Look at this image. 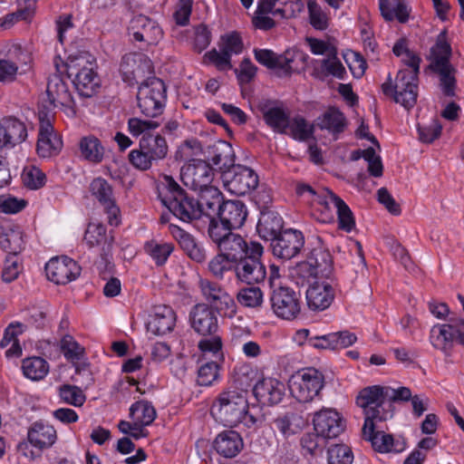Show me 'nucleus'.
Masks as SVG:
<instances>
[{"instance_id":"nucleus-1","label":"nucleus","mask_w":464,"mask_h":464,"mask_svg":"<svg viewBox=\"0 0 464 464\" xmlns=\"http://www.w3.org/2000/svg\"><path fill=\"white\" fill-rule=\"evenodd\" d=\"M234 371L235 381L241 389L221 392L212 405L211 414L225 426L243 423L246 427H252L256 420L248 413L246 394L247 388L252 386V378L249 377V373L253 374V371L247 365L236 367Z\"/></svg>"},{"instance_id":"nucleus-2","label":"nucleus","mask_w":464,"mask_h":464,"mask_svg":"<svg viewBox=\"0 0 464 464\" xmlns=\"http://www.w3.org/2000/svg\"><path fill=\"white\" fill-rule=\"evenodd\" d=\"M160 122L153 120H140L131 118L129 120V130L133 136L142 135L139 149L129 153L131 165L140 170H148L153 164L164 160L169 151L166 139L160 134H151L150 131L160 126Z\"/></svg>"},{"instance_id":"nucleus-3","label":"nucleus","mask_w":464,"mask_h":464,"mask_svg":"<svg viewBox=\"0 0 464 464\" xmlns=\"http://www.w3.org/2000/svg\"><path fill=\"white\" fill-rule=\"evenodd\" d=\"M410 63L411 67L398 72L394 85L390 77L382 85L385 95L392 96L395 102L401 104L407 110L412 108L417 102L420 58L411 57Z\"/></svg>"},{"instance_id":"nucleus-4","label":"nucleus","mask_w":464,"mask_h":464,"mask_svg":"<svg viewBox=\"0 0 464 464\" xmlns=\"http://www.w3.org/2000/svg\"><path fill=\"white\" fill-rule=\"evenodd\" d=\"M452 49L448 40L447 30L441 31L430 49L427 59L430 69L439 74L443 92L451 96L455 88V68L450 63Z\"/></svg>"},{"instance_id":"nucleus-5","label":"nucleus","mask_w":464,"mask_h":464,"mask_svg":"<svg viewBox=\"0 0 464 464\" xmlns=\"http://www.w3.org/2000/svg\"><path fill=\"white\" fill-rule=\"evenodd\" d=\"M165 187L160 192L161 203L184 222L200 218L198 200L188 197L172 178L165 177Z\"/></svg>"},{"instance_id":"nucleus-6","label":"nucleus","mask_w":464,"mask_h":464,"mask_svg":"<svg viewBox=\"0 0 464 464\" xmlns=\"http://www.w3.org/2000/svg\"><path fill=\"white\" fill-rule=\"evenodd\" d=\"M67 74L78 92L84 97H92L100 86L95 72V61L89 53L69 57L66 63Z\"/></svg>"},{"instance_id":"nucleus-7","label":"nucleus","mask_w":464,"mask_h":464,"mask_svg":"<svg viewBox=\"0 0 464 464\" xmlns=\"http://www.w3.org/2000/svg\"><path fill=\"white\" fill-rule=\"evenodd\" d=\"M324 386V374L315 368L298 371L289 380V390L299 402H309L319 396Z\"/></svg>"},{"instance_id":"nucleus-8","label":"nucleus","mask_w":464,"mask_h":464,"mask_svg":"<svg viewBox=\"0 0 464 464\" xmlns=\"http://www.w3.org/2000/svg\"><path fill=\"white\" fill-rule=\"evenodd\" d=\"M264 253L262 245L251 241L247 254L235 263L236 277L247 285L258 284L265 280L266 270L261 261Z\"/></svg>"},{"instance_id":"nucleus-9","label":"nucleus","mask_w":464,"mask_h":464,"mask_svg":"<svg viewBox=\"0 0 464 464\" xmlns=\"http://www.w3.org/2000/svg\"><path fill=\"white\" fill-rule=\"evenodd\" d=\"M47 100L38 105V117L54 118L56 107L72 110L73 100L66 82L58 74L51 76L46 88Z\"/></svg>"},{"instance_id":"nucleus-10","label":"nucleus","mask_w":464,"mask_h":464,"mask_svg":"<svg viewBox=\"0 0 464 464\" xmlns=\"http://www.w3.org/2000/svg\"><path fill=\"white\" fill-rule=\"evenodd\" d=\"M138 105L141 112L155 118L163 111L166 101V87L164 82L156 77L149 78L139 87Z\"/></svg>"},{"instance_id":"nucleus-11","label":"nucleus","mask_w":464,"mask_h":464,"mask_svg":"<svg viewBox=\"0 0 464 464\" xmlns=\"http://www.w3.org/2000/svg\"><path fill=\"white\" fill-rule=\"evenodd\" d=\"M333 270V257L329 250L317 243L307 255L306 260L296 266L297 274L304 279L327 277Z\"/></svg>"},{"instance_id":"nucleus-12","label":"nucleus","mask_w":464,"mask_h":464,"mask_svg":"<svg viewBox=\"0 0 464 464\" xmlns=\"http://www.w3.org/2000/svg\"><path fill=\"white\" fill-rule=\"evenodd\" d=\"M459 325H464V320L455 323L436 324L430 331V342L433 348L440 351L445 356H450L454 343L458 342L464 347V332Z\"/></svg>"},{"instance_id":"nucleus-13","label":"nucleus","mask_w":464,"mask_h":464,"mask_svg":"<svg viewBox=\"0 0 464 464\" xmlns=\"http://www.w3.org/2000/svg\"><path fill=\"white\" fill-rule=\"evenodd\" d=\"M198 288L205 300L219 314L229 318L236 315L237 307L234 298L219 284L206 278H200Z\"/></svg>"},{"instance_id":"nucleus-14","label":"nucleus","mask_w":464,"mask_h":464,"mask_svg":"<svg viewBox=\"0 0 464 464\" xmlns=\"http://www.w3.org/2000/svg\"><path fill=\"white\" fill-rule=\"evenodd\" d=\"M221 179L225 188L237 196H244L253 191L259 182L255 170L243 165H236L224 171Z\"/></svg>"},{"instance_id":"nucleus-15","label":"nucleus","mask_w":464,"mask_h":464,"mask_svg":"<svg viewBox=\"0 0 464 464\" xmlns=\"http://www.w3.org/2000/svg\"><path fill=\"white\" fill-rule=\"evenodd\" d=\"M270 302L274 314L284 320H294L301 312L300 294L289 286L275 288Z\"/></svg>"},{"instance_id":"nucleus-16","label":"nucleus","mask_w":464,"mask_h":464,"mask_svg":"<svg viewBox=\"0 0 464 464\" xmlns=\"http://www.w3.org/2000/svg\"><path fill=\"white\" fill-rule=\"evenodd\" d=\"M214 170L210 163L202 160H193L181 168L180 179L183 184L193 190L208 188L214 179Z\"/></svg>"},{"instance_id":"nucleus-17","label":"nucleus","mask_w":464,"mask_h":464,"mask_svg":"<svg viewBox=\"0 0 464 464\" xmlns=\"http://www.w3.org/2000/svg\"><path fill=\"white\" fill-rule=\"evenodd\" d=\"M45 274L50 281L57 285H65L80 276L81 267L73 259L68 256H57L47 262Z\"/></svg>"},{"instance_id":"nucleus-18","label":"nucleus","mask_w":464,"mask_h":464,"mask_svg":"<svg viewBox=\"0 0 464 464\" xmlns=\"http://www.w3.org/2000/svg\"><path fill=\"white\" fill-rule=\"evenodd\" d=\"M338 284L334 280L316 281L306 290V303L310 310L324 311L333 303Z\"/></svg>"},{"instance_id":"nucleus-19","label":"nucleus","mask_w":464,"mask_h":464,"mask_svg":"<svg viewBox=\"0 0 464 464\" xmlns=\"http://www.w3.org/2000/svg\"><path fill=\"white\" fill-rule=\"evenodd\" d=\"M90 191L103 207L108 216V223L117 227L121 223L120 209L115 204L112 188L109 182L102 178H96L90 185Z\"/></svg>"},{"instance_id":"nucleus-20","label":"nucleus","mask_w":464,"mask_h":464,"mask_svg":"<svg viewBox=\"0 0 464 464\" xmlns=\"http://www.w3.org/2000/svg\"><path fill=\"white\" fill-rule=\"evenodd\" d=\"M120 72L125 82L134 84L152 72L151 61L140 53L125 54L121 62Z\"/></svg>"},{"instance_id":"nucleus-21","label":"nucleus","mask_w":464,"mask_h":464,"mask_svg":"<svg viewBox=\"0 0 464 464\" xmlns=\"http://www.w3.org/2000/svg\"><path fill=\"white\" fill-rule=\"evenodd\" d=\"M128 34L136 42L153 44L162 37V30L154 20L138 14L133 16L128 26Z\"/></svg>"},{"instance_id":"nucleus-22","label":"nucleus","mask_w":464,"mask_h":464,"mask_svg":"<svg viewBox=\"0 0 464 464\" xmlns=\"http://www.w3.org/2000/svg\"><path fill=\"white\" fill-rule=\"evenodd\" d=\"M304 245V237L301 231L286 229L272 241L271 247L275 256L289 260L300 253Z\"/></svg>"},{"instance_id":"nucleus-23","label":"nucleus","mask_w":464,"mask_h":464,"mask_svg":"<svg viewBox=\"0 0 464 464\" xmlns=\"http://www.w3.org/2000/svg\"><path fill=\"white\" fill-rule=\"evenodd\" d=\"M40 121L37 153L42 158H50L57 155L63 147L60 136L54 132L53 121L54 118L38 117Z\"/></svg>"},{"instance_id":"nucleus-24","label":"nucleus","mask_w":464,"mask_h":464,"mask_svg":"<svg viewBox=\"0 0 464 464\" xmlns=\"http://www.w3.org/2000/svg\"><path fill=\"white\" fill-rule=\"evenodd\" d=\"M189 321L193 330L203 337L217 334L218 332L216 311L206 304L193 306L189 313Z\"/></svg>"},{"instance_id":"nucleus-25","label":"nucleus","mask_w":464,"mask_h":464,"mask_svg":"<svg viewBox=\"0 0 464 464\" xmlns=\"http://www.w3.org/2000/svg\"><path fill=\"white\" fill-rule=\"evenodd\" d=\"M313 423L316 435L324 439L336 438L344 430L343 419L333 409H324L316 412Z\"/></svg>"},{"instance_id":"nucleus-26","label":"nucleus","mask_w":464,"mask_h":464,"mask_svg":"<svg viewBox=\"0 0 464 464\" xmlns=\"http://www.w3.org/2000/svg\"><path fill=\"white\" fill-rule=\"evenodd\" d=\"M384 388L379 385L362 389L356 397V404L363 409L365 420H381L380 408L384 402Z\"/></svg>"},{"instance_id":"nucleus-27","label":"nucleus","mask_w":464,"mask_h":464,"mask_svg":"<svg viewBox=\"0 0 464 464\" xmlns=\"http://www.w3.org/2000/svg\"><path fill=\"white\" fill-rule=\"evenodd\" d=\"M254 53L256 60L268 68L278 69L285 75L290 74L294 71L292 64L296 56L294 52L286 51L285 53L277 55L271 50L256 49Z\"/></svg>"},{"instance_id":"nucleus-28","label":"nucleus","mask_w":464,"mask_h":464,"mask_svg":"<svg viewBox=\"0 0 464 464\" xmlns=\"http://www.w3.org/2000/svg\"><path fill=\"white\" fill-rule=\"evenodd\" d=\"M253 392L262 404H277L284 397L285 384L275 378H264L255 384Z\"/></svg>"},{"instance_id":"nucleus-29","label":"nucleus","mask_w":464,"mask_h":464,"mask_svg":"<svg viewBox=\"0 0 464 464\" xmlns=\"http://www.w3.org/2000/svg\"><path fill=\"white\" fill-rule=\"evenodd\" d=\"M176 323V314L168 305L155 306L147 322V330L154 335H162L171 332Z\"/></svg>"},{"instance_id":"nucleus-30","label":"nucleus","mask_w":464,"mask_h":464,"mask_svg":"<svg viewBox=\"0 0 464 464\" xmlns=\"http://www.w3.org/2000/svg\"><path fill=\"white\" fill-rule=\"evenodd\" d=\"M0 135L6 150L22 143L27 138L25 124L14 117H5L0 121Z\"/></svg>"},{"instance_id":"nucleus-31","label":"nucleus","mask_w":464,"mask_h":464,"mask_svg":"<svg viewBox=\"0 0 464 464\" xmlns=\"http://www.w3.org/2000/svg\"><path fill=\"white\" fill-rule=\"evenodd\" d=\"M283 226L282 217L275 209L266 208L260 212L256 231L261 238L273 241L283 233Z\"/></svg>"},{"instance_id":"nucleus-32","label":"nucleus","mask_w":464,"mask_h":464,"mask_svg":"<svg viewBox=\"0 0 464 464\" xmlns=\"http://www.w3.org/2000/svg\"><path fill=\"white\" fill-rule=\"evenodd\" d=\"M169 230L190 259L197 263H202L206 260L207 252L204 246L197 242L190 234L173 224L169 226Z\"/></svg>"},{"instance_id":"nucleus-33","label":"nucleus","mask_w":464,"mask_h":464,"mask_svg":"<svg viewBox=\"0 0 464 464\" xmlns=\"http://www.w3.org/2000/svg\"><path fill=\"white\" fill-rule=\"evenodd\" d=\"M213 447L219 455L225 458H234L242 450L244 442L238 432L227 430L218 434Z\"/></svg>"},{"instance_id":"nucleus-34","label":"nucleus","mask_w":464,"mask_h":464,"mask_svg":"<svg viewBox=\"0 0 464 464\" xmlns=\"http://www.w3.org/2000/svg\"><path fill=\"white\" fill-rule=\"evenodd\" d=\"M247 217L246 205L240 200H227L218 215L220 221L232 229L241 227Z\"/></svg>"},{"instance_id":"nucleus-35","label":"nucleus","mask_w":464,"mask_h":464,"mask_svg":"<svg viewBox=\"0 0 464 464\" xmlns=\"http://www.w3.org/2000/svg\"><path fill=\"white\" fill-rule=\"evenodd\" d=\"M27 54L20 48L14 47L9 51L7 58L0 59V82H12L16 79L19 69L26 63Z\"/></svg>"},{"instance_id":"nucleus-36","label":"nucleus","mask_w":464,"mask_h":464,"mask_svg":"<svg viewBox=\"0 0 464 464\" xmlns=\"http://www.w3.org/2000/svg\"><path fill=\"white\" fill-rule=\"evenodd\" d=\"M199 192L198 204L200 209V218L203 215L209 218L218 217L224 202L222 193L216 187H209Z\"/></svg>"},{"instance_id":"nucleus-37","label":"nucleus","mask_w":464,"mask_h":464,"mask_svg":"<svg viewBox=\"0 0 464 464\" xmlns=\"http://www.w3.org/2000/svg\"><path fill=\"white\" fill-rule=\"evenodd\" d=\"M250 246L251 241L246 242L240 235L231 233L218 246V248L220 253L236 263L247 254Z\"/></svg>"},{"instance_id":"nucleus-38","label":"nucleus","mask_w":464,"mask_h":464,"mask_svg":"<svg viewBox=\"0 0 464 464\" xmlns=\"http://www.w3.org/2000/svg\"><path fill=\"white\" fill-rule=\"evenodd\" d=\"M316 125L319 129L326 130L329 133L337 137L344 130L347 121L343 113L337 108L330 107L317 118Z\"/></svg>"},{"instance_id":"nucleus-39","label":"nucleus","mask_w":464,"mask_h":464,"mask_svg":"<svg viewBox=\"0 0 464 464\" xmlns=\"http://www.w3.org/2000/svg\"><path fill=\"white\" fill-rule=\"evenodd\" d=\"M363 436L371 442L372 447L380 452L398 451L394 446V440L392 435L385 434L382 431H374L373 421L365 420L362 428Z\"/></svg>"},{"instance_id":"nucleus-40","label":"nucleus","mask_w":464,"mask_h":464,"mask_svg":"<svg viewBox=\"0 0 464 464\" xmlns=\"http://www.w3.org/2000/svg\"><path fill=\"white\" fill-rule=\"evenodd\" d=\"M265 122L276 132L286 134L289 125V113L280 106H266L262 109Z\"/></svg>"},{"instance_id":"nucleus-41","label":"nucleus","mask_w":464,"mask_h":464,"mask_svg":"<svg viewBox=\"0 0 464 464\" xmlns=\"http://www.w3.org/2000/svg\"><path fill=\"white\" fill-rule=\"evenodd\" d=\"M56 438L54 428L43 422H35L28 431V440L31 444L40 449L52 446Z\"/></svg>"},{"instance_id":"nucleus-42","label":"nucleus","mask_w":464,"mask_h":464,"mask_svg":"<svg viewBox=\"0 0 464 464\" xmlns=\"http://www.w3.org/2000/svg\"><path fill=\"white\" fill-rule=\"evenodd\" d=\"M381 14L386 21L397 19L400 23H406L410 16L411 9L405 0H379Z\"/></svg>"},{"instance_id":"nucleus-43","label":"nucleus","mask_w":464,"mask_h":464,"mask_svg":"<svg viewBox=\"0 0 464 464\" xmlns=\"http://www.w3.org/2000/svg\"><path fill=\"white\" fill-rule=\"evenodd\" d=\"M83 240L88 247L102 246L103 252L109 250L112 243V238L106 236V227L101 223H90Z\"/></svg>"},{"instance_id":"nucleus-44","label":"nucleus","mask_w":464,"mask_h":464,"mask_svg":"<svg viewBox=\"0 0 464 464\" xmlns=\"http://www.w3.org/2000/svg\"><path fill=\"white\" fill-rule=\"evenodd\" d=\"M198 349L201 353V360L204 361H223L222 352V340L221 337L217 334L204 336L198 342Z\"/></svg>"},{"instance_id":"nucleus-45","label":"nucleus","mask_w":464,"mask_h":464,"mask_svg":"<svg viewBox=\"0 0 464 464\" xmlns=\"http://www.w3.org/2000/svg\"><path fill=\"white\" fill-rule=\"evenodd\" d=\"M82 156L90 162L102 161L105 150L98 138L93 135L82 137L79 143Z\"/></svg>"},{"instance_id":"nucleus-46","label":"nucleus","mask_w":464,"mask_h":464,"mask_svg":"<svg viewBox=\"0 0 464 464\" xmlns=\"http://www.w3.org/2000/svg\"><path fill=\"white\" fill-rule=\"evenodd\" d=\"M334 198L343 200L328 188H323L314 198V201L318 204V210L321 212L320 221L323 223L334 221V210H335V204L330 203L331 200L334 201Z\"/></svg>"},{"instance_id":"nucleus-47","label":"nucleus","mask_w":464,"mask_h":464,"mask_svg":"<svg viewBox=\"0 0 464 464\" xmlns=\"http://www.w3.org/2000/svg\"><path fill=\"white\" fill-rule=\"evenodd\" d=\"M275 425L284 436L289 437L301 431L305 425V421L300 414L288 412L276 419Z\"/></svg>"},{"instance_id":"nucleus-48","label":"nucleus","mask_w":464,"mask_h":464,"mask_svg":"<svg viewBox=\"0 0 464 464\" xmlns=\"http://www.w3.org/2000/svg\"><path fill=\"white\" fill-rule=\"evenodd\" d=\"M144 250L157 266H163L173 252L174 246L168 242L150 240L145 243Z\"/></svg>"},{"instance_id":"nucleus-49","label":"nucleus","mask_w":464,"mask_h":464,"mask_svg":"<svg viewBox=\"0 0 464 464\" xmlns=\"http://www.w3.org/2000/svg\"><path fill=\"white\" fill-rule=\"evenodd\" d=\"M210 161V166L213 168L214 172L219 171L222 175L224 171L236 166L234 164L235 159L232 147L227 143H223L221 148L216 149Z\"/></svg>"},{"instance_id":"nucleus-50","label":"nucleus","mask_w":464,"mask_h":464,"mask_svg":"<svg viewBox=\"0 0 464 464\" xmlns=\"http://www.w3.org/2000/svg\"><path fill=\"white\" fill-rule=\"evenodd\" d=\"M0 246L8 253V256H17L24 248L23 232L18 229H9L0 237Z\"/></svg>"},{"instance_id":"nucleus-51","label":"nucleus","mask_w":464,"mask_h":464,"mask_svg":"<svg viewBox=\"0 0 464 464\" xmlns=\"http://www.w3.org/2000/svg\"><path fill=\"white\" fill-rule=\"evenodd\" d=\"M22 369L25 377L33 381H38L48 373L49 365L41 357H31L23 361Z\"/></svg>"},{"instance_id":"nucleus-52","label":"nucleus","mask_w":464,"mask_h":464,"mask_svg":"<svg viewBox=\"0 0 464 464\" xmlns=\"http://www.w3.org/2000/svg\"><path fill=\"white\" fill-rule=\"evenodd\" d=\"M130 415L134 421L143 425H150L156 418L154 407L146 401H137L131 405Z\"/></svg>"},{"instance_id":"nucleus-53","label":"nucleus","mask_w":464,"mask_h":464,"mask_svg":"<svg viewBox=\"0 0 464 464\" xmlns=\"http://www.w3.org/2000/svg\"><path fill=\"white\" fill-rule=\"evenodd\" d=\"M237 300L244 307L256 309L262 306L264 295L257 286L244 287L237 292Z\"/></svg>"},{"instance_id":"nucleus-54","label":"nucleus","mask_w":464,"mask_h":464,"mask_svg":"<svg viewBox=\"0 0 464 464\" xmlns=\"http://www.w3.org/2000/svg\"><path fill=\"white\" fill-rule=\"evenodd\" d=\"M314 132V125H310L302 116H295L293 119L289 118V125L287 133L295 140H306Z\"/></svg>"},{"instance_id":"nucleus-55","label":"nucleus","mask_w":464,"mask_h":464,"mask_svg":"<svg viewBox=\"0 0 464 464\" xmlns=\"http://www.w3.org/2000/svg\"><path fill=\"white\" fill-rule=\"evenodd\" d=\"M208 269L217 279H223L226 272L235 271V262L218 251L208 262Z\"/></svg>"},{"instance_id":"nucleus-56","label":"nucleus","mask_w":464,"mask_h":464,"mask_svg":"<svg viewBox=\"0 0 464 464\" xmlns=\"http://www.w3.org/2000/svg\"><path fill=\"white\" fill-rule=\"evenodd\" d=\"M331 200L330 203L335 204V213L338 219V227L345 232H351L355 227L353 214L348 205L343 200Z\"/></svg>"},{"instance_id":"nucleus-57","label":"nucleus","mask_w":464,"mask_h":464,"mask_svg":"<svg viewBox=\"0 0 464 464\" xmlns=\"http://www.w3.org/2000/svg\"><path fill=\"white\" fill-rule=\"evenodd\" d=\"M219 362L207 361L202 362L198 371L197 382L200 386H209L218 379Z\"/></svg>"},{"instance_id":"nucleus-58","label":"nucleus","mask_w":464,"mask_h":464,"mask_svg":"<svg viewBox=\"0 0 464 464\" xmlns=\"http://www.w3.org/2000/svg\"><path fill=\"white\" fill-rule=\"evenodd\" d=\"M59 395L63 402L74 407L82 406L86 400L83 392L79 387L70 384L61 386Z\"/></svg>"},{"instance_id":"nucleus-59","label":"nucleus","mask_w":464,"mask_h":464,"mask_svg":"<svg viewBox=\"0 0 464 464\" xmlns=\"http://www.w3.org/2000/svg\"><path fill=\"white\" fill-rule=\"evenodd\" d=\"M307 8L311 25L316 30H325L328 27V16L321 6L315 0H309Z\"/></svg>"},{"instance_id":"nucleus-60","label":"nucleus","mask_w":464,"mask_h":464,"mask_svg":"<svg viewBox=\"0 0 464 464\" xmlns=\"http://www.w3.org/2000/svg\"><path fill=\"white\" fill-rule=\"evenodd\" d=\"M328 464H352L353 455L344 444H336L328 450Z\"/></svg>"},{"instance_id":"nucleus-61","label":"nucleus","mask_w":464,"mask_h":464,"mask_svg":"<svg viewBox=\"0 0 464 464\" xmlns=\"http://www.w3.org/2000/svg\"><path fill=\"white\" fill-rule=\"evenodd\" d=\"M219 48L230 56L239 54L243 51L242 38L237 32L227 34L221 36Z\"/></svg>"},{"instance_id":"nucleus-62","label":"nucleus","mask_w":464,"mask_h":464,"mask_svg":"<svg viewBox=\"0 0 464 464\" xmlns=\"http://www.w3.org/2000/svg\"><path fill=\"white\" fill-rule=\"evenodd\" d=\"M321 66L326 75H332L338 79H343L346 74L345 68L337 57V53H332L321 61Z\"/></svg>"},{"instance_id":"nucleus-63","label":"nucleus","mask_w":464,"mask_h":464,"mask_svg":"<svg viewBox=\"0 0 464 464\" xmlns=\"http://www.w3.org/2000/svg\"><path fill=\"white\" fill-rule=\"evenodd\" d=\"M24 184L32 189H37L44 185L45 175L36 167H29L24 169L23 175Z\"/></svg>"},{"instance_id":"nucleus-64","label":"nucleus","mask_w":464,"mask_h":464,"mask_svg":"<svg viewBox=\"0 0 464 464\" xmlns=\"http://www.w3.org/2000/svg\"><path fill=\"white\" fill-rule=\"evenodd\" d=\"M61 349L67 360H79L84 353V349L71 336L65 335L61 340Z\"/></svg>"}]
</instances>
